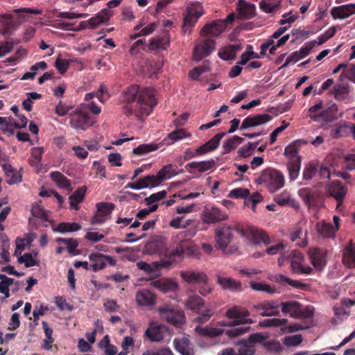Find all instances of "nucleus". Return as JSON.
I'll list each match as a JSON object with an SVG mask.
<instances>
[{
    "label": "nucleus",
    "instance_id": "34",
    "mask_svg": "<svg viewBox=\"0 0 355 355\" xmlns=\"http://www.w3.org/2000/svg\"><path fill=\"white\" fill-rule=\"evenodd\" d=\"M241 49L239 44H230L218 51V56L223 60H230L235 58L236 53Z\"/></svg>",
    "mask_w": 355,
    "mask_h": 355
},
{
    "label": "nucleus",
    "instance_id": "21",
    "mask_svg": "<svg viewBox=\"0 0 355 355\" xmlns=\"http://www.w3.org/2000/svg\"><path fill=\"white\" fill-rule=\"evenodd\" d=\"M355 14V3H349L337 7L331 10L334 19H344Z\"/></svg>",
    "mask_w": 355,
    "mask_h": 355
},
{
    "label": "nucleus",
    "instance_id": "44",
    "mask_svg": "<svg viewBox=\"0 0 355 355\" xmlns=\"http://www.w3.org/2000/svg\"><path fill=\"white\" fill-rule=\"evenodd\" d=\"M239 10L240 14L245 18L252 17L255 12L254 5L250 3H247L244 0H239Z\"/></svg>",
    "mask_w": 355,
    "mask_h": 355
},
{
    "label": "nucleus",
    "instance_id": "24",
    "mask_svg": "<svg viewBox=\"0 0 355 355\" xmlns=\"http://www.w3.org/2000/svg\"><path fill=\"white\" fill-rule=\"evenodd\" d=\"M311 47L309 46H303L300 50L295 51L288 55L285 62L281 67V68H285L290 64H295L299 60L307 56L311 51Z\"/></svg>",
    "mask_w": 355,
    "mask_h": 355
},
{
    "label": "nucleus",
    "instance_id": "17",
    "mask_svg": "<svg viewBox=\"0 0 355 355\" xmlns=\"http://www.w3.org/2000/svg\"><path fill=\"white\" fill-rule=\"evenodd\" d=\"M225 29V21H214L206 24L201 30L200 34L203 37H217Z\"/></svg>",
    "mask_w": 355,
    "mask_h": 355
},
{
    "label": "nucleus",
    "instance_id": "53",
    "mask_svg": "<svg viewBox=\"0 0 355 355\" xmlns=\"http://www.w3.org/2000/svg\"><path fill=\"white\" fill-rule=\"evenodd\" d=\"M301 168V161L288 162L287 169L288 171L289 180L291 181L295 180L299 176Z\"/></svg>",
    "mask_w": 355,
    "mask_h": 355
},
{
    "label": "nucleus",
    "instance_id": "50",
    "mask_svg": "<svg viewBox=\"0 0 355 355\" xmlns=\"http://www.w3.org/2000/svg\"><path fill=\"white\" fill-rule=\"evenodd\" d=\"M3 126L1 130L5 134L8 135H13L14 129L17 128V122L11 116L3 117Z\"/></svg>",
    "mask_w": 355,
    "mask_h": 355
},
{
    "label": "nucleus",
    "instance_id": "47",
    "mask_svg": "<svg viewBox=\"0 0 355 355\" xmlns=\"http://www.w3.org/2000/svg\"><path fill=\"white\" fill-rule=\"evenodd\" d=\"M167 321L173 324L174 326L179 327L185 322L184 312H166Z\"/></svg>",
    "mask_w": 355,
    "mask_h": 355
},
{
    "label": "nucleus",
    "instance_id": "16",
    "mask_svg": "<svg viewBox=\"0 0 355 355\" xmlns=\"http://www.w3.org/2000/svg\"><path fill=\"white\" fill-rule=\"evenodd\" d=\"M304 261V256L297 251L293 250L291 254V263L292 270L296 273L310 274L312 268L302 264Z\"/></svg>",
    "mask_w": 355,
    "mask_h": 355
},
{
    "label": "nucleus",
    "instance_id": "23",
    "mask_svg": "<svg viewBox=\"0 0 355 355\" xmlns=\"http://www.w3.org/2000/svg\"><path fill=\"white\" fill-rule=\"evenodd\" d=\"M268 279L274 282L279 283L282 285H290L293 288L303 289L306 285L299 281L291 279L286 276L281 274H272L268 276Z\"/></svg>",
    "mask_w": 355,
    "mask_h": 355
},
{
    "label": "nucleus",
    "instance_id": "36",
    "mask_svg": "<svg viewBox=\"0 0 355 355\" xmlns=\"http://www.w3.org/2000/svg\"><path fill=\"white\" fill-rule=\"evenodd\" d=\"M174 345L175 349L182 355H192L193 350L190 347V341L188 338L175 339Z\"/></svg>",
    "mask_w": 355,
    "mask_h": 355
},
{
    "label": "nucleus",
    "instance_id": "37",
    "mask_svg": "<svg viewBox=\"0 0 355 355\" xmlns=\"http://www.w3.org/2000/svg\"><path fill=\"white\" fill-rule=\"evenodd\" d=\"M51 178L56 185L62 189L68 191H72L69 180L58 171H54L51 173Z\"/></svg>",
    "mask_w": 355,
    "mask_h": 355
},
{
    "label": "nucleus",
    "instance_id": "52",
    "mask_svg": "<svg viewBox=\"0 0 355 355\" xmlns=\"http://www.w3.org/2000/svg\"><path fill=\"white\" fill-rule=\"evenodd\" d=\"M243 141V139L242 137L236 135L233 136L231 139L224 142L223 145V148L224 150L223 153H229L230 152L235 149L237 147V146L241 144Z\"/></svg>",
    "mask_w": 355,
    "mask_h": 355
},
{
    "label": "nucleus",
    "instance_id": "49",
    "mask_svg": "<svg viewBox=\"0 0 355 355\" xmlns=\"http://www.w3.org/2000/svg\"><path fill=\"white\" fill-rule=\"evenodd\" d=\"M263 347L274 355H279L284 350L280 342L276 340H268L263 343Z\"/></svg>",
    "mask_w": 355,
    "mask_h": 355
},
{
    "label": "nucleus",
    "instance_id": "2",
    "mask_svg": "<svg viewBox=\"0 0 355 355\" xmlns=\"http://www.w3.org/2000/svg\"><path fill=\"white\" fill-rule=\"evenodd\" d=\"M42 10L30 8H19L14 9L12 13L1 15L0 24L3 28V35L6 36L17 30L19 26L26 21H30L29 15H39Z\"/></svg>",
    "mask_w": 355,
    "mask_h": 355
},
{
    "label": "nucleus",
    "instance_id": "5",
    "mask_svg": "<svg viewBox=\"0 0 355 355\" xmlns=\"http://www.w3.org/2000/svg\"><path fill=\"white\" fill-rule=\"evenodd\" d=\"M242 236L245 238L247 245L256 248L261 244L265 246L272 243V240L266 232L262 230L250 227L242 232Z\"/></svg>",
    "mask_w": 355,
    "mask_h": 355
},
{
    "label": "nucleus",
    "instance_id": "32",
    "mask_svg": "<svg viewBox=\"0 0 355 355\" xmlns=\"http://www.w3.org/2000/svg\"><path fill=\"white\" fill-rule=\"evenodd\" d=\"M343 262L348 268H355V245L352 241L343 250Z\"/></svg>",
    "mask_w": 355,
    "mask_h": 355
},
{
    "label": "nucleus",
    "instance_id": "62",
    "mask_svg": "<svg viewBox=\"0 0 355 355\" xmlns=\"http://www.w3.org/2000/svg\"><path fill=\"white\" fill-rule=\"evenodd\" d=\"M258 143L249 142L248 145L241 147L238 150V154L241 157H249L253 152L254 149L257 146Z\"/></svg>",
    "mask_w": 355,
    "mask_h": 355
},
{
    "label": "nucleus",
    "instance_id": "12",
    "mask_svg": "<svg viewBox=\"0 0 355 355\" xmlns=\"http://www.w3.org/2000/svg\"><path fill=\"white\" fill-rule=\"evenodd\" d=\"M216 43L211 39H205L196 44L193 52V58L196 61H200L209 55L215 49Z\"/></svg>",
    "mask_w": 355,
    "mask_h": 355
},
{
    "label": "nucleus",
    "instance_id": "1",
    "mask_svg": "<svg viewBox=\"0 0 355 355\" xmlns=\"http://www.w3.org/2000/svg\"><path fill=\"white\" fill-rule=\"evenodd\" d=\"M124 114L141 119L148 116L157 104L155 92L151 88L139 89L137 85L125 89L119 98Z\"/></svg>",
    "mask_w": 355,
    "mask_h": 355
},
{
    "label": "nucleus",
    "instance_id": "57",
    "mask_svg": "<svg viewBox=\"0 0 355 355\" xmlns=\"http://www.w3.org/2000/svg\"><path fill=\"white\" fill-rule=\"evenodd\" d=\"M250 286L254 291H263L269 294H273L276 293V288L275 287H272L265 282H252L250 283Z\"/></svg>",
    "mask_w": 355,
    "mask_h": 355
},
{
    "label": "nucleus",
    "instance_id": "61",
    "mask_svg": "<svg viewBox=\"0 0 355 355\" xmlns=\"http://www.w3.org/2000/svg\"><path fill=\"white\" fill-rule=\"evenodd\" d=\"M282 311H311L309 308L303 309L300 304L296 301L286 302L282 304Z\"/></svg>",
    "mask_w": 355,
    "mask_h": 355
},
{
    "label": "nucleus",
    "instance_id": "41",
    "mask_svg": "<svg viewBox=\"0 0 355 355\" xmlns=\"http://www.w3.org/2000/svg\"><path fill=\"white\" fill-rule=\"evenodd\" d=\"M53 229L54 232L64 234L67 232H77L81 229V226L80 224L75 222L61 223Z\"/></svg>",
    "mask_w": 355,
    "mask_h": 355
},
{
    "label": "nucleus",
    "instance_id": "28",
    "mask_svg": "<svg viewBox=\"0 0 355 355\" xmlns=\"http://www.w3.org/2000/svg\"><path fill=\"white\" fill-rule=\"evenodd\" d=\"M169 45V37L166 32L162 35L155 37L150 41L148 48L151 51L165 50Z\"/></svg>",
    "mask_w": 355,
    "mask_h": 355
},
{
    "label": "nucleus",
    "instance_id": "9",
    "mask_svg": "<svg viewBox=\"0 0 355 355\" xmlns=\"http://www.w3.org/2000/svg\"><path fill=\"white\" fill-rule=\"evenodd\" d=\"M143 252L146 254H158L160 256H164L168 253L166 239L159 236L153 237L146 243Z\"/></svg>",
    "mask_w": 355,
    "mask_h": 355
},
{
    "label": "nucleus",
    "instance_id": "14",
    "mask_svg": "<svg viewBox=\"0 0 355 355\" xmlns=\"http://www.w3.org/2000/svg\"><path fill=\"white\" fill-rule=\"evenodd\" d=\"M97 211L91 219V224L101 225L103 223L114 209L112 204L99 202L96 205Z\"/></svg>",
    "mask_w": 355,
    "mask_h": 355
},
{
    "label": "nucleus",
    "instance_id": "4",
    "mask_svg": "<svg viewBox=\"0 0 355 355\" xmlns=\"http://www.w3.org/2000/svg\"><path fill=\"white\" fill-rule=\"evenodd\" d=\"M255 182L264 185L270 193H274L284 186L285 178L281 171L268 168L259 174Z\"/></svg>",
    "mask_w": 355,
    "mask_h": 355
},
{
    "label": "nucleus",
    "instance_id": "27",
    "mask_svg": "<svg viewBox=\"0 0 355 355\" xmlns=\"http://www.w3.org/2000/svg\"><path fill=\"white\" fill-rule=\"evenodd\" d=\"M309 253L313 266L318 270H322L326 264L324 252L319 248H313Z\"/></svg>",
    "mask_w": 355,
    "mask_h": 355
},
{
    "label": "nucleus",
    "instance_id": "42",
    "mask_svg": "<svg viewBox=\"0 0 355 355\" xmlns=\"http://www.w3.org/2000/svg\"><path fill=\"white\" fill-rule=\"evenodd\" d=\"M187 165L190 168L202 173L212 169L215 166V162L214 159L202 162H192L189 163Z\"/></svg>",
    "mask_w": 355,
    "mask_h": 355
},
{
    "label": "nucleus",
    "instance_id": "59",
    "mask_svg": "<svg viewBox=\"0 0 355 355\" xmlns=\"http://www.w3.org/2000/svg\"><path fill=\"white\" fill-rule=\"evenodd\" d=\"M56 242L58 243H64L69 253L72 254L74 250L78 246V242L75 239H66V238H57Z\"/></svg>",
    "mask_w": 355,
    "mask_h": 355
},
{
    "label": "nucleus",
    "instance_id": "39",
    "mask_svg": "<svg viewBox=\"0 0 355 355\" xmlns=\"http://www.w3.org/2000/svg\"><path fill=\"white\" fill-rule=\"evenodd\" d=\"M238 355H255L256 349L255 346L247 340L242 339L237 342Z\"/></svg>",
    "mask_w": 355,
    "mask_h": 355
},
{
    "label": "nucleus",
    "instance_id": "10",
    "mask_svg": "<svg viewBox=\"0 0 355 355\" xmlns=\"http://www.w3.org/2000/svg\"><path fill=\"white\" fill-rule=\"evenodd\" d=\"M167 331L168 329L166 326L156 322H150L144 332V337L151 343L161 342Z\"/></svg>",
    "mask_w": 355,
    "mask_h": 355
},
{
    "label": "nucleus",
    "instance_id": "35",
    "mask_svg": "<svg viewBox=\"0 0 355 355\" xmlns=\"http://www.w3.org/2000/svg\"><path fill=\"white\" fill-rule=\"evenodd\" d=\"M87 188L81 187L73 192L69 197L70 208L72 209L78 210L79 209V203H80L85 197Z\"/></svg>",
    "mask_w": 355,
    "mask_h": 355
},
{
    "label": "nucleus",
    "instance_id": "55",
    "mask_svg": "<svg viewBox=\"0 0 355 355\" xmlns=\"http://www.w3.org/2000/svg\"><path fill=\"white\" fill-rule=\"evenodd\" d=\"M203 305V300L198 295L190 296L186 302L187 307L192 311L200 309Z\"/></svg>",
    "mask_w": 355,
    "mask_h": 355
},
{
    "label": "nucleus",
    "instance_id": "13",
    "mask_svg": "<svg viewBox=\"0 0 355 355\" xmlns=\"http://www.w3.org/2000/svg\"><path fill=\"white\" fill-rule=\"evenodd\" d=\"M232 239V230L230 226L223 225L216 230V240L217 248L225 252H227L226 248Z\"/></svg>",
    "mask_w": 355,
    "mask_h": 355
},
{
    "label": "nucleus",
    "instance_id": "15",
    "mask_svg": "<svg viewBox=\"0 0 355 355\" xmlns=\"http://www.w3.org/2000/svg\"><path fill=\"white\" fill-rule=\"evenodd\" d=\"M182 279L188 284H205L209 278L202 271H194L192 270H182L180 273Z\"/></svg>",
    "mask_w": 355,
    "mask_h": 355
},
{
    "label": "nucleus",
    "instance_id": "51",
    "mask_svg": "<svg viewBox=\"0 0 355 355\" xmlns=\"http://www.w3.org/2000/svg\"><path fill=\"white\" fill-rule=\"evenodd\" d=\"M288 320L286 318L279 319L277 318H267L259 322L262 327H277L286 324Z\"/></svg>",
    "mask_w": 355,
    "mask_h": 355
},
{
    "label": "nucleus",
    "instance_id": "11",
    "mask_svg": "<svg viewBox=\"0 0 355 355\" xmlns=\"http://www.w3.org/2000/svg\"><path fill=\"white\" fill-rule=\"evenodd\" d=\"M89 259L92 262L89 265L90 270L94 272L103 269L107 265L114 266L116 263L113 257L99 252L91 253L89 255Z\"/></svg>",
    "mask_w": 355,
    "mask_h": 355
},
{
    "label": "nucleus",
    "instance_id": "22",
    "mask_svg": "<svg viewBox=\"0 0 355 355\" xmlns=\"http://www.w3.org/2000/svg\"><path fill=\"white\" fill-rule=\"evenodd\" d=\"M135 300L139 306H150L155 304L156 297L155 294L150 291L141 289L137 293Z\"/></svg>",
    "mask_w": 355,
    "mask_h": 355
},
{
    "label": "nucleus",
    "instance_id": "58",
    "mask_svg": "<svg viewBox=\"0 0 355 355\" xmlns=\"http://www.w3.org/2000/svg\"><path fill=\"white\" fill-rule=\"evenodd\" d=\"M307 231H303L302 227H299L297 230L293 232L291 235V239L293 241H296L297 239H301L300 242H297V244L300 246H305L307 244L306 236Z\"/></svg>",
    "mask_w": 355,
    "mask_h": 355
},
{
    "label": "nucleus",
    "instance_id": "43",
    "mask_svg": "<svg viewBox=\"0 0 355 355\" xmlns=\"http://www.w3.org/2000/svg\"><path fill=\"white\" fill-rule=\"evenodd\" d=\"M190 137L191 135L189 133H187L184 129H177L171 132L168 135V137L164 139L165 144L170 145L177 141L183 139L184 138H188Z\"/></svg>",
    "mask_w": 355,
    "mask_h": 355
},
{
    "label": "nucleus",
    "instance_id": "18",
    "mask_svg": "<svg viewBox=\"0 0 355 355\" xmlns=\"http://www.w3.org/2000/svg\"><path fill=\"white\" fill-rule=\"evenodd\" d=\"M271 116L268 114H260L246 117L242 122L241 130L248 129L266 123L271 120Z\"/></svg>",
    "mask_w": 355,
    "mask_h": 355
},
{
    "label": "nucleus",
    "instance_id": "56",
    "mask_svg": "<svg viewBox=\"0 0 355 355\" xmlns=\"http://www.w3.org/2000/svg\"><path fill=\"white\" fill-rule=\"evenodd\" d=\"M318 164L315 162H310L305 166L303 171L302 177L304 180H311L318 171Z\"/></svg>",
    "mask_w": 355,
    "mask_h": 355
},
{
    "label": "nucleus",
    "instance_id": "8",
    "mask_svg": "<svg viewBox=\"0 0 355 355\" xmlns=\"http://www.w3.org/2000/svg\"><path fill=\"white\" fill-rule=\"evenodd\" d=\"M290 316L299 319L301 324H295L289 327L290 332H295L300 330L306 329L316 325L314 320V312H288Z\"/></svg>",
    "mask_w": 355,
    "mask_h": 355
},
{
    "label": "nucleus",
    "instance_id": "25",
    "mask_svg": "<svg viewBox=\"0 0 355 355\" xmlns=\"http://www.w3.org/2000/svg\"><path fill=\"white\" fill-rule=\"evenodd\" d=\"M329 193L337 200L340 205L347 194V189L340 182L334 181L329 187Z\"/></svg>",
    "mask_w": 355,
    "mask_h": 355
},
{
    "label": "nucleus",
    "instance_id": "45",
    "mask_svg": "<svg viewBox=\"0 0 355 355\" xmlns=\"http://www.w3.org/2000/svg\"><path fill=\"white\" fill-rule=\"evenodd\" d=\"M281 0H261L259 3L260 8L266 13H272L279 7Z\"/></svg>",
    "mask_w": 355,
    "mask_h": 355
},
{
    "label": "nucleus",
    "instance_id": "60",
    "mask_svg": "<svg viewBox=\"0 0 355 355\" xmlns=\"http://www.w3.org/2000/svg\"><path fill=\"white\" fill-rule=\"evenodd\" d=\"M157 146L155 144H141L133 149V153L137 155H141L157 150Z\"/></svg>",
    "mask_w": 355,
    "mask_h": 355
},
{
    "label": "nucleus",
    "instance_id": "33",
    "mask_svg": "<svg viewBox=\"0 0 355 355\" xmlns=\"http://www.w3.org/2000/svg\"><path fill=\"white\" fill-rule=\"evenodd\" d=\"M186 250H191V248L185 246L184 242L180 241L175 248L170 250L168 245V253L164 256L168 257L172 261H180L182 259Z\"/></svg>",
    "mask_w": 355,
    "mask_h": 355
},
{
    "label": "nucleus",
    "instance_id": "31",
    "mask_svg": "<svg viewBox=\"0 0 355 355\" xmlns=\"http://www.w3.org/2000/svg\"><path fill=\"white\" fill-rule=\"evenodd\" d=\"M110 16V10L108 8H105L88 21H82V24H88L90 28H95L101 24L108 21Z\"/></svg>",
    "mask_w": 355,
    "mask_h": 355
},
{
    "label": "nucleus",
    "instance_id": "7",
    "mask_svg": "<svg viewBox=\"0 0 355 355\" xmlns=\"http://www.w3.org/2000/svg\"><path fill=\"white\" fill-rule=\"evenodd\" d=\"M69 123L72 128L83 130L92 125L88 113L82 106L70 113Z\"/></svg>",
    "mask_w": 355,
    "mask_h": 355
},
{
    "label": "nucleus",
    "instance_id": "40",
    "mask_svg": "<svg viewBox=\"0 0 355 355\" xmlns=\"http://www.w3.org/2000/svg\"><path fill=\"white\" fill-rule=\"evenodd\" d=\"M37 252H33L32 253H25L24 255L18 257L17 261L19 263L25 264V266L28 268L34 266L39 265V260L37 259Z\"/></svg>",
    "mask_w": 355,
    "mask_h": 355
},
{
    "label": "nucleus",
    "instance_id": "48",
    "mask_svg": "<svg viewBox=\"0 0 355 355\" xmlns=\"http://www.w3.org/2000/svg\"><path fill=\"white\" fill-rule=\"evenodd\" d=\"M284 155L289 159V162L301 161V158L298 155L297 142H293L286 146L284 149Z\"/></svg>",
    "mask_w": 355,
    "mask_h": 355
},
{
    "label": "nucleus",
    "instance_id": "54",
    "mask_svg": "<svg viewBox=\"0 0 355 355\" xmlns=\"http://www.w3.org/2000/svg\"><path fill=\"white\" fill-rule=\"evenodd\" d=\"M349 92V86L345 84H340L334 87V94L336 99L345 100L347 98Z\"/></svg>",
    "mask_w": 355,
    "mask_h": 355
},
{
    "label": "nucleus",
    "instance_id": "3",
    "mask_svg": "<svg viewBox=\"0 0 355 355\" xmlns=\"http://www.w3.org/2000/svg\"><path fill=\"white\" fill-rule=\"evenodd\" d=\"M178 174L177 166L172 164H168L163 166L158 171L157 175H146L143 178L139 179L135 182L128 183L125 188L133 190H140L148 187H155L159 185L162 182L171 179Z\"/></svg>",
    "mask_w": 355,
    "mask_h": 355
},
{
    "label": "nucleus",
    "instance_id": "38",
    "mask_svg": "<svg viewBox=\"0 0 355 355\" xmlns=\"http://www.w3.org/2000/svg\"><path fill=\"white\" fill-rule=\"evenodd\" d=\"M336 111L337 107L335 104H333L331 106L322 111L319 116H311V119L314 121H319V118H321L325 121H332L337 118Z\"/></svg>",
    "mask_w": 355,
    "mask_h": 355
},
{
    "label": "nucleus",
    "instance_id": "46",
    "mask_svg": "<svg viewBox=\"0 0 355 355\" xmlns=\"http://www.w3.org/2000/svg\"><path fill=\"white\" fill-rule=\"evenodd\" d=\"M316 229L318 234L323 237H333L336 232L334 227L324 221L318 223Z\"/></svg>",
    "mask_w": 355,
    "mask_h": 355
},
{
    "label": "nucleus",
    "instance_id": "19",
    "mask_svg": "<svg viewBox=\"0 0 355 355\" xmlns=\"http://www.w3.org/2000/svg\"><path fill=\"white\" fill-rule=\"evenodd\" d=\"M151 285L156 289L163 292H173L178 289V284L173 279H159L151 282Z\"/></svg>",
    "mask_w": 355,
    "mask_h": 355
},
{
    "label": "nucleus",
    "instance_id": "30",
    "mask_svg": "<svg viewBox=\"0 0 355 355\" xmlns=\"http://www.w3.org/2000/svg\"><path fill=\"white\" fill-rule=\"evenodd\" d=\"M217 282L223 289L232 292H238L242 290L241 283L234 279L217 275Z\"/></svg>",
    "mask_w": 355,
    "mask_h": 355
},
{
    "label": "nucleus",
    "instance_id": "6",
    "mask_svg": "<svg viewBox=\"0 0 355 355\" xmlns=\"http://www.w3.org/2000/svg\"><path fill=\"white\" fill-rule=\"evenodd\" d=\"M204 14V8L199 2L190 3L187 8V14L184 18L182 30L184 33H191V28L198 19Z\"/></svg>",
    "mask_w": 355,
    "mask_h": 355
},
{
    "label": "nucleus",
    "instance_id": "63",
    "mask_svg": "<svg viewBox=\"0 0 355 355\" xmlns=\"http://www.w3.org/2000/svg\"><path fill=\"white\" fill-rule=\"evenodd\" d=\"M268 338V336L264 335L261 333H254L250 334L248 339V343L254 345L255 343H260L263 346V343L266 342V340Z\"/></svg>",
    "mask_w": 355,
    "mask_h": 355
},
{
    "label": "nucleus",
    "instance_id": "29",
    "mask_svg": "<svg viewBox=\"0 0 355 355\" xmlns=\"http://www.w3.org/2000/svg\"><path fill=\"white\" fill-rule=\"evenodd\" d=\"M146 22L144 19H141L139 24L135 27V31H139L137 34L131 36L135 40L137 37L147 36L153 33L157 27V22H152L146 26Z\"/></svg>",
    "mask_w": 355,
    "mask_h": 355
},
{
    "label": "nucleus",
    "instance_id": "20",
    "mask_svg": "<svg viewBox=\"0 0 355 355\" xmlns=\"http://www.w3.org/2000/svg\"><path fill=\"white\" fill-rule=\"evenodd\" d=\"M227 215L215 207L206 208L202 213V220L206 223H214L225 220Z\"/></svg>",
    "mask_w": 355,
    "mask_h": 355
},
{
    "label": "nucleus",
    "instance_id": "64",
    "mask_svg": "<svg viewBox=\"0 0 355 355\" xmlns=\"http://www.w3.org/2000/svg\"><path fill=\"white\" fill-rule=\"evenodd\" d=\"M95 98H97L101 103H105L110 97V94L105 85L101 84L99 89L94 92Z\"/></svg>",
    "mask_w": 355,
    "mask_h": 355
},
{
    "label": "nucleus",
    "instance_id": "26",
    "mask_svg": "<svg viewBox=\"0 0 355 355\" xmlns=\"http://www.w3.org/2000/svg\"><path fill=\"white\" fill-rule=\"evenodd\" d=\"M242 312H226L228 321L224 322L223 324L229 326H238L241 324H248L251 322V320L248 318L247 315H241ZM248 313L249 312H245Z\"/></svg>",
    "mask_w": 355,
    "mask_h": 355
}]
</instances>
